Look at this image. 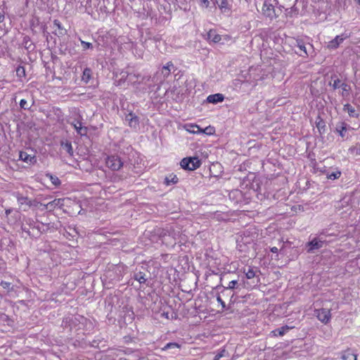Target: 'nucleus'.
Masks as SVG:
<instances>
[{
    "instance_id": "obj_1",
    "label": "nucleus",
    "mask_w": 360,
    "mask_h": 360,
    "mask_svg": "<svg viewBox=\"0 0 360 360\" xmlns=\"http://www.w3.org/2000/svg\"><path fill=\"white\" fill-rule=\"evenodd\" d=\"M324 236L325 237L330 236H336L335 233H328L326 231H323L320 233V238H314L311 241L308 242L307 244V252L309 253L314 252L315 250H319L323 247L324 243H326V239L322 237Z\"/></svg>"
},
{
    "instance_id": "obj_2",
    "label": "nucleus",
    "mask_w": 360,
    "mask_h": 360,
    "mask_svg": "<svg viewBox=\"0 0 360 360\" xmlns=\"http://www.w3.org/2000/svg\"><path fill=\"white\" fill-rule=\"evenodd\" d=\"M308 47H307V43L302 39H297L295 40V46L299 48L300 53L299 55L302 57H307L308 56H312L314 53V50L312 44L307 43Z\"/></svg>"
},
{
    "instance_id": "obj_3",
    "label": "nucleus",
    "mask_w": 360,
    "mask_h": 360,
    "mask_svg": "<svg viewBox=\"0 0 360 360\" xmlns=\"http://www.w3.org/2000/svg\"><path fill=\"white\" fill-rule=\"evenodd\" d=\"M180 165L183 169L193 171L200 167L201 162L197 157H190L182 159Z\"/></svg>"
},
{
    "instance_id": "obj_4",
    "label": "nucleus",
    "mask_w": 360,
    "mask_h": 360,
    "mask_svg": "<svg viewBox=\"0 0 360 360\" xmlns=\"http://www.w3.org/2000/svg\"><path fill=\"white\" fill-rule=\"evenodd\" d=\"M247 279L252 280V283L254 285H257L260 283L259 274L260 271L257 268L248 266L243 270Z\"/></svg>"
},
{
    "instance_id": "obj_5",
    "label": "nucleus",
    "mask_w": 360,
    "mask_h": 360,
    "mask_svg": "<svg viewBox=\"0 0 360 360\" xmlns=\"http://www.w3.org/2000/svg\"><path fill=\"white\" fill-rule=\"evenodd\" d=\"M106 165L112 171H117L123 167V162L117 155L108 156L105 160Z\"/></svg>"
},
{
    "instance_id": "obj_6",
    "label": "nucleus",
    "mask_w": 360,
    "mask_h": 360,
    "mask_svg": "<svg viewBox=\"0 0 360 360\" xmlns=\"http://www.w3.org/2000/svg\"><path fill=\"white\" fill-rule=\"evenodd\" d=\"M124 121L131 128L137 129L139 126V117L132 111L124 113Z\"/></svg>"
},
{
    "instance_id": "obj_7",
    "label": "nucleus",
    "mask_w": 360,
    "mask_h": 360,
    "mask_svg": "<svg viewBox=\"0 0 360 360\" xmlns=\"http://www.w3.org/2000/svg\"><path fill=\"white\" fill-rule=\"evenodd\" d=\"M262 11L263 15H264L266 18H270L271 20L277 17L274 6L270 2V0H266L264 2Z\"/></svg>"
},
{
    "instance_id": "obj_8",
    "label": "nucleus",
    "mask_w": 360,
    "mask_h": 360,
    "mask_svg": "<svg viewBox=\"0 0 360 360\" xmlns=\"http://www.w3.org/2000/svg\"><path fill=\"white\" fill-rule=\"evenodd\" d=\"M314 315L323 323H327L331 319L330 311L327 309H319L314 311Z\"/></svg>"
},
{
    "instance_id": "obj_9",
    "label": "nucleus",
    "mask_w": 360,
    "mask_h": 360,
    "mask_svg": "<svg viewBox=\"0 0 360 360\" xmlns=\"http://www.w3.org/2000/svg\"><path fill=\"white\" fill-rule=\"evenodd\" d=\"M349 35L347 34H342L341 35L336 36L333 39L330 41L328 44V48L330 49H337L340 44L343 42V41L348 38Z\"/></svg>"
},
{
    "instance_id": "obj_10",
    "label": "nucleus",
    "mask_w": 360,
    "mask_h": 360,
    "mask_svg": "<svg viewBox=\"0 0 360 360\" xmlns=\"http://www.w3.org/2000/svg\"><path fill=\"white\" fill-rule=\"evenodd\" d=\"M65 199L63 198H56L53 200L46 204V210L49 211H53L56 207L61 208L64 205Z\"/></svg>"
},
{
    "instance_id": "obj_11",
    "label": "nucleus",
    "mask_w": 360,
    "mask_h": 360,
    "mask_svg": "<svg viewBox=\"0 0 360 360\" xmlns=\"http://www.w3.org/2000/svg\"><path fill=\"white\" fill-rule=\"evenodd\" d=\"M26 226H27L30 229H32L33 231L34 229L37 230L36 234L39 236L41 233V227L39 225H37V222L32 218H27L24 220L23 222Z\"/></svg>"
},
{
    "instance_id": "obj_12",
    "label": "nucleus",
    "mask_w": 360,
    "mask_h": 360,
    "mask_svg": "<svg viewBox=\"0 0 360 360\" xmlns=\"http://www.w3.org/2000/svg\"><path fill=\"white\" fill-rule=\"evenodd\" d=\"M19 158L26 163L34 164L37 162V159L34 155H29L26 152L23 151L20 152Z\"/></svg>"
},
{
    "instance_id": "obj_13",
    "label": "nucleus",
    "mask_w": 360,
    "mask_h": 360,
    "mask_svg": "<svg viewBox=\"0 0 360 360\" xmlns=\"http://www.w3.org/2000/svg\"><path fill=\"white\" fill-rule=\"evenodd\" d=\"M77 133L80 136H85L87 134V127H83L80 121H77L71 124Z\"/></svg>"
},
{
    "instance_id": "obj_14",
    "label": "nucleus",
    "mask_w": 360,
    "mask_h": 360,
    "mask_svg": "<svg viewBox=\"0 0 360 360\" xmlns=\"http://www.w3.org/2000/svg\"><path fill=\"white\" fill-rule=\"evenodd\" d=\"M224 99V96L221 94H211L207 97V101L214 104L222 102Z\"/></svg>"
},
{
    "instance_id": "obj_15",
    "label": "nucleus",
    "mask_w": 360,
    "mask_h": 360,
    "mask_svg": "<svg viewBox=\"0 0 360 360\" xmlns=\"http://www.w3.org/2000/svg\"><path fill=\"white\" fill-rule=\"evenodd\" d=\"M342 360H357V354L352 349H347L342 354Z\"/></svg>"
},
{
    "instance_id": "obj_16",
    "label": "nucleus",
    "mask_w": 360,
    "mask_h": 360,
    "mask_svg": "<svg viewBox=\"0 0 360 360\" xmlns=\"http://www.w3.org/2000/svg\"><path fill=\"white\" fill-rule=\"evenodd\" d=\"M167 236L172 237L175 241L178 239L179 236V232L175 231L172 227H169L164 230L162 237L165 239Z\"/></svg>"
},
{
    "instance_id": "obj_17",
    "label": "nucleus",
    "mask_w": 360,
    "mask_h": 360,
    "mask_svg": "<svg viewBox=\"0 0 360 360\" xmlns=\"http://www.w3.org/2000/svg\"><path fill=\"white\" fill-rule=\"evenodd\" d=\"M347 124L344 122H340L336 124L335 131L339 134V135L344 138L345 136V132L347 131Z\"/></svg>"
},
{
    "instance_id": "obj_18",
    "label": "nucleus",
    "mask_w": 360,
    "mask_h": 360,
    "mask_svg": "<svg viewBox=\"0 0 360 360\" xmlns=\"http://www.w3.org/2000/svg\"><path fill=\"white\" fill-rule=\"evenodd\" d=\"M293 326H284L281 328H276L274 330L271 332L274 336H283L287 332L289 331V330L293 328Z\"/></svg>"
},
{
    "instance_id": "obj_19",
    "label": "nucleus",
    "mask_w": 360,
    "mask_h": 360,
    "mask_svg": "<svg viewBox=\"0 0 360 360\" xmlns=\"http://www.w3.org/2000/svg\"><path fill=\"white\" fill-rule=\"evenodd\" d=\"M172 70L174 71V65L172 62L169 61L162 67V74L163 77H167L170 75Z\"/></svg>"
},
{
    "instance_id": "obj_20",
    "label": "nucleus",
    "mask_w": 360,
    "mask_h": 360,
    "mask_svg": "<svg viewBox=\"0 0 360 360\" xmlns=\"http://www.w3.org/2000/svg\"><path fill=\"white\" fill-rule=\"evenodd\" d=\"M207 39L214 43H218L221 41V36L217 34L214 30H210L207 33Z\"/></svg>"
},
{
    "instance_id": "obj_21",
    "label": "nucleus",
    "mask_w": 360,
    "mask_h": 360,
    "mask_svg": "<svg viewBox=\"0 0 360 360\" xmlns=\"http://www.w3.org/2000/svg\"><path fill=\"white\" fill-rule=\"evenodd\" d=\"M343 110L348 112L349 115L351 117H358L359 114L356 112V110L354 107H352L350 104L347 103L343 106Z\"/></svg>"
},
{
    "instance_id": "obj_22",
    "label": "nucleus",
    "mask_w": 360,
    "mask_h": 360,
    "mask_svg": "<svg viewBox=\"0 0 360 360\" xmlns=\"http://www.w3.org/2000/svg\"><path fill=\"white\" fill-rule=\"evenodd\" d=\"M60 146L62 148L65 150L70 155H73V148L72 146V143L70 141H61Z\"/></svg>"
},
{
    "instance_id": "obj_23",
    "label": "nucleus",
    "mask_w": 360,
    "mask_h": 360,
    "mask_svg": "<svg viewBox=\"0 0 360 360\" xmlns=\"http://www.w3.org/2000/svg\"><path fill=\"white\" fill-rule=\"evenodd\" d=\"M326 175L328 179L335 180L340 178L341 176V172L338 169H335L333 172H327Z\"/></svg>"
},
{
    "instance_id": "obj_24",
    "label": "nucleus",
    "mask_w": 360,
    "mask_h": 360,
    "mask_svg": "<svg viewBox=\"0 0 360 360\" xmlns=\"http://www.w3.org/2000/svg\"><path fill=\"white\" fill-rule=\"evenodd\" d=\"M17 200H18V202L20 205H27L28 207H30L32 206V202L31 200H30L28 199L27 197H25V196H22V195H17Z\"/></svg>"
},
{
    "instance_id": "obj_25",
    "label": "nucleus",
    "mask_w": 360,
    "mask_h": 360,
    "mask_svg": "<svg viewBox=\"0 0 360 360\" xmlns=\"http://www.w3.org/2000/svg\"><path fill=\"white\" fill-rule=\"evenodd\" d=\"M134 278L141 284L145 283L147 280L146 278V274L143 272H138L134 274Z\"/></svg>"
},
{
    "instance_id": "obj_26",
    "label": "nucleus",
    "mask_w": 360,
    "mask_h": 360,
    "mask_svg": "<svg viewBox=\"0 0 360 360\" xmlns=\"http://www.w3.org/2000/svg\"><path fill=\"white\" fill-rule=\"evenodd\" d=\"M178 181V178L176 175L171 174L169 176L165 177V184L167 186L175 184Z\"/></svg>"
},
{
    "instance_id": "obj_27",
    "label": "nucleus",
    "mask_w": 360,
    "mask_h": 360,
    "mask_svg": "<svg viewBox=\"0 0 360 360\" xmlns=\"http://www.w3.org/2000/svg\"><path fill=\"white\" fill-rule=\"evenodd\" d=\"M46 176L49 179L53 185H54L55 186H59L61 184V181L58 176L53 175L51 174H46Z\"/></svg>"
},
{
    "instance_id": "obj_28",
    "label": "nucleus",
    "mask_w": 360,
    "mask_h": 360,
    "mask_svg": "<svg viewBox=\"0 0 360 360\" xmlns=\"http://www.w3.org/2000/svg\"><path fill=\"white\" fill-rule=\"evenodd\" d=\"M53 26L56 27L58 30V32L56 31V34L63 35L65 34V30L63 28L62 25L58 20H54Z\"/></svg>"
},
{
    "instance_id": "obj_29",
    "label": "nucleus",
    "mask_w": 360,
    "mask_h": 360,
    "mask_svg": "<svg viewBox=\"0 0 360 360\" xmlns=\"http://www.w3.org/2000/svg\"><path fill=\"white\" fill-rule=\"evenodd\" d=\"M340 88L342 89V96H347L349 95V91L350 90V86L346 83H342Z\"/></svg>"
},
{
    "instance_id": "obj_30",
    "label": "nucleus",
    "mask_w": 360,
    "mask_h": 360,
    "mask_svg": "<svg viewBox=\"0 0 360 360\" xmlns=\"http://www.w3.org/2000/svg\"><path fill=\"white\" fill-rule=\"evenodd\" d=\"M15 72H16L17 77H19L20 79L25 77L26 75L25 70L24 67H22V66L19 65L16 68Z\"/></svg>"
},
{
    "instance_id": "obj_31",
    "label": "nucleus",
    "mask_w": 360,
    "mask_h": 360,
    "mask_svg": "<svg viewBox=\"0 0 360 360\" xmlns=\"http://www.w3.org/2000/svg\"><path fill=\"white\" fill-rule=\"evenodd\" d=\"M21 229H22L23 232H25L28 236H30L31 237H37V236H39L34 231L32 233L30 231V228L27 226H26L24 223L22 224Z\"/></svg>"
},
{
    "instance_id": "obj_32",
    "label": "nucleus",
    "mask_w": 360,
    "mask_h": 360,
    "mask_svg": "<svg viewBox=\"0 0 360 360\" xmlns=\"http://www.w3.org/2000/svg\"><path fill=\"white\" fill-rule=\"evenodd\" d=\"M91 71L89 68H85L83 72L82 79L86 82H88L91 78Z\"/></svg>"
},
{
    "instance_id": "obj_33",
    "label": "nucleus",
    "mask_w": 360,
    "mask_h": 360,
    "mask_svg": "<svg viewBox=\"0 0 360 360\" xmlns=\"http://www.w3.org/2000/svg\"><path fill=\"white\" fill-rule=\"evenodd\" d=\"M238 282L237 281H231L229 282L227 287L222 286L223 290L221 291V292H224V291L227 290H232L236 288V285H237Z\"/></svg>"
},
{
    "instance_id": "obj_34",
    "label": "nucleus",
    "mask_w": 360,
    "mask_h": 360,
    "mask_svg": "<svg viewBox=\"0 0 360 360\" xmlns=\"http://www.w3.org/2000/svg\"><path fill=\"white\" fill-rule=\"evenodd\" d=\"M179 345L176 342H169L162 348V350H167L173 348H179Z\"/></svg>"
},
{
    "instance_id": "obj_35",
    "label": "nucleus",
    "mask_w": 360,
    "mask_h": 360,
    "mask_svg": "<svg viewBox=\"0 0 360 360\" xmlns=\"http://www.w3.org/2000/svg\"><path fill=\"white\" fill-rule=\"evenodd\" d=\"M227 352L225 349H221L214 356V360H219L221 357L225 356Z\"/></svg>"
},
{
    "instance_id": "obj_36",
    "label": "nucleus",
    "mask_w": 360,
    "mask_h": 360,
    "mask_svg": "<svg viewBox=\"0 0 360 360\" xmlns=\"http://www.w3.org/2000/svg\"><path fill=\"white\" fill-rule=\"evenodd\" d=\"M0 285L4 289L7 290L8 291H10L13 289L11 283L9 282L2 281Z\"/></svg>"
},
{
    "instance_id": "obj_37",
    "label": "nucleus",
    "mask_w": 360,
    "mask_h": 360,
    "mask_svg": "<svg viewBox=\"0 0 360 360\" xmlns=\"http://www.w3.org/2000/svg\"><path fill=\"white\" fill-rule=\"evenodd\" d=\"M81 41V44L82 46V48L84 50H86V49H93V45L90 42H86V41H84L82 39H80Z\"/></svg>"
},
{
    "instance_id": "obj_38",
    "label": "nucleus",
    "mask_w": 360,
    "mask_h": 360,
    "mask_svg": "<svg viewBox=\"0 0 360 360\" xmlns=\"http://www.w3.org/2000/svg\"><path fill=\"white\" fill-rule=\"evenodd\" d=\"M341 84V81L339 79H335L333 80V83H330V85L332 86L334 89H336L340 88Z\"/></svg>"
},
{
    "instance_id": "obj_39",
    "label": "nucleus",
    "mask_w": 360,
    "mask_h": 360,
    "mask_svg": "<svg viewBox=\"0 0 360 360\" xmlns=\"http://www.w3.org/2000/svg\"><path fill=\"white\" fill-rule=\"evenodd\" d=\"M217 301L218 302V303H219L221 304L222 310L226 309V304L223 301V300L221 299V296L219 295H218L217 296Z\"/></svg>"
},
{
    "instance_id": "obj_40",
    "label": "nucleus",
    "mask_w": 360,
    "mask_h": 360,
    "mask_svg": "<svg viewBox=\"0 0 360 360\" xmlns=\"http://www.w3.org/2000/svg\"><path fill=\"white\" fill-rule=\"evenodd\" d=\"M20 106L21 108L25 109V110L29 109V107L27 105V102L25 99L20 100Z\"/></svg>"
},
{
    "instance_id": "obj_41",
    "label": "nucleus",
    "mask_w": 360,
    "mask_h": 360,
    "mask_svg": "<svg viewBox=\"0 0 360 360\" xmlns=\"http://www.w3.org/2000/svg\"><path fill=\"white\" fill-rule=\"evenodd\" d=\"M200 6L203 8H208L210 6V1L208 0H198Z\"/></svg>"
},
{
    "instance_id": "obj_42",
    "label": "nucleus",
    "mask_w": 360,
    "mask_h": 360,
    "mask_svg": "<svg viewBox=\"0 0 360 360\" xmlns=\"http://www.w3.org/2000/svg\"><path fill=\"white\" fill-rule=\"evenodd\" d=\"M316 127L317 128L320 130L321 128L324 127H325V124H324V122L323 120H320L317 124H316Z\"/></svg>"
},
{
    "instance_id": "obj_43",
    "label": "nucleus",
    "mask_w": 360,
    "mask_h": 360,
    "mask_svg": "<svg viewBox=\"0 0 360 360\" xmlns=\"http://www.w3.org/2000/svg\"><path fill=\"white\" fill-rule=\"evenodd\" d=\"M5 20V15H4V13L2 12L1 13L0 12V23H2Z\"/></svg>"
},
{
    "instance_id": "obj_44",
    "label": "nucleus",
    "mask_w": 360,
    "mask_h": 360,
    "mask_svg": "<svg viewBox=\"0 0 360 360\" xmlns=\"http://www.w3.org/2000/svg\"><path fill=\"white\" fill-rule=\"evenodd\" d=\"M270 250L273 253H277L278 251V249L276 247H272V248H271Z\"/></svg>"
},
{
    "instance_id": "obj_45",
    "label": "nucleus",
    "mask_w": 360,
    "mask_h": 360,
    "mask_svg": "<svg viewBox=\"0 0 360 360\" xmlns=\"http://www.w3.org/2000/svg\"><path fill=\"white\" fill-rule=\"evenodd\" d=\"M191 127L193 128V129L191 131L193 133L195 132L194 128L199 129V127L198 125H192Z\"/></svg>"
},
{
    "instance_id": "obj_46",
    "label": "nucleus",
    "mask_w": 360,
    "mask_h": 360,
    "mask_svg": "<svg viewBox=\"0 0 360 360\" xmlns=\"http://www.w3.org/2000/svg\"><path fill=\"white\" fill-rule=\"evenodd\" d=\"M12 212V210L11 209H8L6 210V216H8V214H11V212Z\"/></svg>"
},
{
    "instance_id": "obj_47",
    "label": "nucleus",
    "mask_w": 360,
    "mask_h": 360,
    "mask_svg": "<svg viewBox=\"0 0 360 360\" xmlns=\"http://www.w3.org/2000/svg\"><path fill=\"white\" fill-rule=\"evenodd\" d=\"M122 74H123L122 78L127 77V72H122Z\"/></svg>"
},
{
    "instance_id": "obj_48",
    "label": "nucleus",
    "mask_w": 360,
    "mask_h": 360,
    "mask_svg": "<svg viewBox=\"0 0 360 360\" xmlns=\"http://www.w3.org/2000/svg\"><path fill=\"white\" fill-rule=\"evenodd\" d=\"M43 206H44V210H46V204H44Z\"/></svg>"
},
{
    "instance_id": "obj_49",
    "label": "nucleus",
    "mask_w": 360,
    "mask_h": 360,
    "mask_svg": "<svg viewBox=\"0 0 360 360\" xmlns=\"http://www.w3.org/2000/svg\"><path fill=\"white\" fill-rule=\"evenodd\" d=\"M359 4H360V0H359Z\"/></svg>"
}]
</instances>
